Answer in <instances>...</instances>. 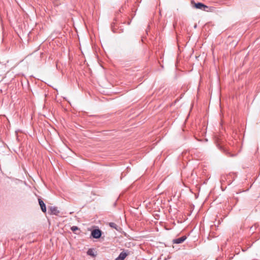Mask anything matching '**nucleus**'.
<instances>
[{
    "label": "nucleus",
    "mask_w": 260,
    "mask_h": 260,
    "mask_svg": "<svg viewBox=\"0 0 260 260\" xmlns=\"http://www.w3.org/2000/svg\"><path fill=\"white\" fill-rule=\"evenodd\" d=\"M235 174L234 173H229V174L222 175L220 177V182L222 184L223 183H226L228 185L231 184L234 181Z\"/></svg>",
    "instance_id": "f257e3e1"
},
{
    "label": "nucleus",
    "mask_w": 260,
    "mask_h": 260,
    "mask_svg": "<svg viewBox=\"0 0 260 260\" xmlns=\"http://www.w3.org/2000/svg\"><path fill=\"white\" fill-rule=\"evenodd\" d=\"M48 210V213L50 215H55L57 216L60 213L58 208L55 206L49 207Z\"/></svg>",
    "instance_id": "f03ea898"
},
{
    "label": "nucleus",
    "mask_w": 260,
    "mask_h": 260,
    "mask_svg": "<svg viewBox=\"0 0 260 260\" xmlns=\"http://www.w3.org/2000/svg\"><path fill=\"white\" fill-rule=\"evenodd\" d=\"M91 235L95 239H99L102 236V231L100 229H94L92 231Z\"/></svg>",
    "instance_id": "7ed1b4c3"
},
{
    "label": "nucleus",
    "mask_w": 260,
    "mask_h": 260,
    "mask_svg": "<svg viewBox=\"0 0 260 260\" xmlns=\"http://www.w3.org/2000/svg\"><path fill=\"white\" fill-rule=\"evenodd\" d=\"M129 254L128 250L121 252L119 256L115 260H124V258Z\"/></svg>",
    "instance_id": "20e7f679"
},
{
    "label": "nucleus",
    "mask_w": 260,
    "mask_h": 260,
    "mask_svg": "<svg viewBox=\"0 0 260 260\" xmlns=\"http://www.w3.org/2000/svg\"><path fill=\"white\" fill-rule=\"evenodd\" d=\"M186 238L187 237L186 236H183L179 238L174 239L172 242L173 244H178L183 242L186 239Z\"/></svg>",
    "instance_id": "39448f33"
},
{
    "label": "nucleus",
    "mask_w": 260,
    "mask_h": 260,
    "mask_svg": "<svg viewBox=\"0 0 260 260\" xmlns=\"http://www.w3.org/2000/svg\"><path fill=\"white\" fill-rule=\"evenodd\" d=\"M194 7L198 9L203 10L204 11H207L206 9L208 8V7L201 3H196L194 5Z\"/></svg>",
    "instance_id": "423d86ee"
},
{
    "label": "nucleus",
    "mask_w": 260,
    "mask_h": 260,
    "mask_svg": "<svg viewBox=\"0 0 260 260\" xmlns=\"http://www.w3.org/2000/svg\"><path fill=\"white\" fill-rule=\"evenodd\" d=\"M38 202H39V204L40 206V207H41V210L42 211V212L44 213H46V205L44 203V202L41 199H38Z\"/></svg>",
    "instance_id": "0eeeda50"
},
{
    "label": "nucleus",
    "mask_w": 260,
    "mask_h": 260,
    "mask_svg": "<svg viewBox=\"0 0 260 260\" xmlns=\"http://www.w3.org/2000/svg\"><path fill=\"white\" fill-rule=\"evenodd\" d=\"M109 225L111 228L116 229V230H118V226L115 223L110 222L109 223Z\"/></svg>",
    "instance_id": "6e6552de"
},
{
    "label": "nucleus",
    "mask_w": 260,
    "mask_h": 260,
    "mask_svg": "<svg viewBox=\"0 0 260 260\" xmlns=\"http://www.w3.org/2000/svg\"><path fill=\"white\" fill-rule=\"evenodd\" d=\"M87 254L92 256H95V255L94 253V251L92 249H89L87 252Z\"/></svg>",
    "instance_id": "1a4fd4ad"
},
{
    "label": "nucleus",
    "mask_w": 260,
    "mask_h": 260,
    "mask_svg": "<svg viewBox=\"0 0 260 260\" xmlns=\"http://www.w3.org/2000/svg\"><path fill=\"white\" fill-rule=\"evenodd\" d=\"M218 148H219L220 150H223V151H224L226 154H230V153H229V152L226 151V150L224 148H223L222 146H220V145H218ZM228 156H233V155H230V154H229Z\"/></svg>",
    "instance_id": "9d476101"
},
{
    "label": "nucleus",
    "mask_w": 260,
    "mask_h": 260,
    "mask_svg": "<svg viewBox=\"0 0 260 260\" xmlns=\"http://www.w3.org/2000/svg\"><path fill=\"white\" fill-rule=\"evenodd\" d=\"M71 230L73 231V232H75L77 230H79V228L76 226H73L71 228Z\"/></svg>",
    "instance_id": "9b49d317"
}]
</instances>
